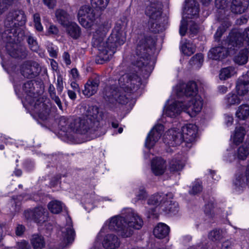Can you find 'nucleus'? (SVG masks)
<instances>
[{
	"mask_svg": "<svg viewBox=\"0 0 249 249\" xmlns=\"http://www.w3.org/2000/svg\"><path fill=\"white\" fill-rule=\"evenodd\" d=\"M155 44V40L150 36L144 37L137 44L135 50V60L133 63V69L138 68V71H130L121 76L118 80L120 88L114 85L107 86L104 89V98L110 103L116 102L121 104H126L128 101L127 93L136 91L141 85V78L137 74L141 71L143 74H147L151 71L149 65V53Z\"/></svg>",
	"mask_w": 249,
	"mask_h": 249,
	"instance_id": "obj_1",
	"label": "nucleus"
},
{
	"mask_svg": "<svg viewBox=\"0 0 249 249\" xmlns=\"http://www.w3.org/2000/svg\"><path fill=\"white\" fill-rule=\"evenodd\" d=\"M110 28L107 22L99 25L94 33L92 39V46L98 51L97 63H103L108 61L116 52L117 48L123 45L125 41V34L120 24L117 23L107 40L105 38Z\"/></svg>",
	"mask_w": 249,
	"mask_h": 249,
	"instance_id": "obj_2",
	"label": "nucleus"
},
{
	"mask_svg": "<svg viewBox=\"0 0 249 249\" xmlns=\"http://www.w3.org/2000/svg\"><path fill=\"white\" fill-rule=\"evenodd\" d=\"M26 18L22 11H10L4 21L5 30L2 35L6 42V49L13 57L24 58L27 55L26 48L17 43L19 41V26L24 24Z\"/></svg>",
	"mask_w": 249,
	"mask_h": 249,
	"instance_id": "obj_3",
	"label": "nucleus"
},
{
	"mask_svg": "<svg viewBox=\"0 0 249 249\" xmlns=\"http://www.w3.org/2000/svg\"><path fill=\"white\" fill-rule=\"evenodd\" d=\"M142 225V218L132 210H128L124 217L116 215L111 217L108 224L110 230L116 231L118 235L123 238L131 236L134 230L140 229Z\"/></svg>",
	"mask_w": 249,
	"mask_h": 249,
	"instance_id": "obj_4",
	"label": "nucleus"
},
{
	"mask_svg": "<svg viewBox=\"0 0 249 249\" xmlns=\"http://www.w3.org/2000/svg\"><path fill=\"white\" fill-rule=\"evenodd\" d=\"M197 92L196 84L194 81L188 82L182 91L186 97L191 98L187 104H186L190 108L188 111L191 117L195 116L201 111L202 107L203 100L197 94Z\"/></svg>",
	"mask_w": 249,
	"mask_h": 249,
	"instance_id": "obj_5",
	"label": "nucleus"
},
{
	"mask_svg": "<svg viewBox=\"0 0 249 249\" xmlns=\"http://www.w3.org/2000/svg\"><path fill=\"white\" fill-rule=\"evenodd\" d=\"M60 243L58 246L51 248L52 249H64L72 244L75 237V232L70 218L67 219V224L58 231Z\"/></svg>",
	"mask_w": 249,
	"mask_h": 249,
	"instance_id": "obj_6",
	"label": "nucleus"
},
{
	"mask_svg": "<svg viewBox=\"0 0 249 249\" xmlns=\"http://www.w3.org/2000/svg\"><path fill=\"white\" fill-rule=\"evenodd\" d=\"M92 125L91 120L89 121L88 118L82 116L77 118H71L69 127L70 128V131L86 134L92 132Z\"/></svg>",
	"mask_w": 249,
	"mask_h": 249,
	"instance_id": "obj_7",
	"label": "nucleus"
},
{
	"mask_svg": "<svg viewBox=\"0 0 249 249\" xmlns=\"http://www.w3.org/2000/svg\"><path fill=\"white\" fill-rule=\"evenodd\" d=\"M77 17L79 23L89 29L93 25L96 17L94 10L89 5H85L80 7Z\"/></svg>",
	"mask_w": 249,
	"mask_h": 249,
	"instance_id": "obj_8",
	"label": "nucleus"
},
{
	"mask_svg": "<svg viewBox=\"0 0 249 249\" xmlns=\"http://www.w3.org/2000/svg\"><path fill=\"white\" fill-rule=\"evenodd\" d=\"M243 41L248 44L249 49V27L246 28L242 34L233 31L230 32L227 41L228 48L237 49L241 46Z\"/></svg>",
	"mask_w": 249,
	"mask_h": 249,
	"instance_id": "obj_9",
	"label": "nucleus"
},
{
	"mask_svg": "<svg viewBox=\"0 0 249 249\" xmlns=\"http://www.w3.org/2000/svg\"><path fill=\"white\" fill-rule=\"evenodd\" d=\"M197 127L194 124H187L182 127L184 139V145L186 149H189L195 143L197 132Z\"/></svg>",
	"mask_w": 249,
	"mask_h": 249,
	"instance_id": "obj_10",
	"label": "nucleus"
},
{
	"mask_svg": "<svg viewBox=\"0 0 249 249\" xmlns=\"http://www.w3.org/2000/svg\"><path fill=\"white\" fill-rule=\"evenodd\" d=\"M145 14L151 20H159L162 14V4L158 0H148L145 3Z\"/></svg>",
	"mask_w": 249,
	"mask_h": 249,
	"instance_id": "obj_11",
	"label": "nucleus"
},
{
	"mask_svg": "<svg viewBox=\"0 0 249 249\" xmlns=\"http://www.w3.org/2000/svg\"><path fill=\"white\" fill-rule=\"evenodd\" d=\"M25 217L28 220H33L36 223H43L48 219V213L42 207H37L33 210L24 212Z\"/></svg>",
	"mask_w": 249,
	"mask_h": 249,
	"instance_id": "obj_12",
	"label": "nucleus"
},
{
	"mask_svg": "<svg viewBox=\"0 0 249 249\" xmlns=\"http://www.w3.org/2000/svg\"><path fill=\"white\" fill-rule=\"evenodd\" d=\"M184 141L183 134L179 129L168 130L163 137L164 142L169 146L175 147L180 145ZM184 144V142L183 143Z\"/></svg>",
	"mask_w": 249,
	"mask_h": 249,
	"instance_id": "obj_13",
	"label": "nucleus"
},
{
	"mask_svg": "<svg viewBox=\"0 0 249 249\" xmlns=\"http://www.w3.org/2000/svg\"><path fill=\"white\" fill-rule=\"evenodd\" d=\"M227 38L222 42V46H219L212 48L209 52V56L213 59L222 60L226 58L231 51L235 49H230L228 46Z\"/></svg>",
	"mask_w": 249,
	"mask_h": 249,
	"instance_id": "obj_14",
	"label": "nucleus"
},
{
	"mask_svg": "<svg viewBox=\"0 0 249 249\" xmlns=\"http://www.w3.org/2000/svg\"><path fill=\"white\" fill-rule=\"evenodd\" d=\"M40 70L39 65L35 61H25L20 67L22 75L28 78H35L38 75Z\"/></svg>",
	"mask_w": 249,
	"mask_h": 249,
	"instance_id": "obj_15",
	"label": "nucleus"
},
{
	"mask_svg": "<svg viewBox=\"0 0 249 249\" xmlns=\"http://www.w3.org/2000/svg\"><path fill=\"white\" fill-rule=\"evenodd\" d=\"M164 131V126L162 124H158L151 130L145 141V146L150 149L152 148L161 137Z\"/></svg>",
	"mask_w": 249,
	"mask_h": 249,
	"instance_id": "obj_16",
	"label": "nucleus"
},
{
	"mask_svg": "<svg viewBox=\"0 0 249 249\" xmlns=\"http://www.w3.org/2000/svg\"><path fill=\"white\" fill-rule=\"evenodd\" d=\"M43 102L42 99L37 100L34 105L35 112L42 120H47L50 113L51 106L48 101Z\"/></svg>",
	"mask_w": 249,
	"mask_h": 249,
	"instance_id": "obj_17",
	"label": "nucleus"
},
{
	"mask_svg": "<svg viewBox=\"0 0 249 249\" xmlns=\"http://www.w3.org/2000/svg\"><path fill=\"white\" fill-rule=\"evenodd\" d=\"M190 108L183 103L179 101H175L170 104L166 108L165 113L171 118L176 117L182 111L188 114Z\"/></svg>",
	"mask_w": 249,
	"mask_h": 249,
	"instance_id": "obj_18",
	"label": "nucleus"
},
{
	"mask_svg": "<svg viewBox=\"0 0 249 249\" xmlns=\"http://www.w3.org/2000/svg\"><path fill=\"white\" fill-rule=\"evenodd\" d=\"M167 197L169 199H172L173 195L171 193L164 194L163 193L155 194L148 199V204L150 205L155 206L157 208H159L160 210L167 201Z\"/></svg>",
	"mask_w": 249,
	"mask_h": 249,
	"instance_id": "obj_19",
	"label": "nucleus"
},
{
	"mask_svg": "<svg viewBox=\"0 0 249 249\" xmlns=\"http://www.w3.org/2000/svg\"><path fill=\"white\" fill-rule=\"evenodd\" d=\"M100 84L99 76H93L89 78L85 85L83 94L87 97H90L95 94L98 90Z\"/></svg>",
	"mask_w": 249,
	"mask_h": 249,
	"instance_id": "obj_20",
	"label": "nucleus"
},
{
	"mask_svg": "<svg viewBox=\"0 0 249 249\" xmlns=\"http://www.w3.org/2000/svg\"><path fill=\"white\" fill-rule=\"evenodd\" d=\"M120 243L117 235L114 234H107L105 236L102 245L106 249H116L119 247Z\"/></svg>",
	"mask_w": 249,
	"mask_h": 249,
	"instance_id": "obj_21",
	"label": "nucleus"
},
{
	"mask_svg": "<svg viewBox=\"0 0 249 249\" xmlns=\"http://www.w3.org/2000/svg\"><path fill=\"white\" fill-rule=\"evenodd\" d=\"M184 12L189 18H197L199 12L198 3L195 0H186Z\"/></svg>",
	"mask_w": 249,
	"mask_h": 249,
	"instance_id": "obj_22",
	"label": "nucleus"
},
{
	"mask_svg": "<svg viewBox=\"0 0 249 249\" xmlns=\"http://www.w3.org/2000/svg\"><path fill=\"white\" fill-rule=\"evenodd\" d=\"M249 155V143L244 142L238 146L235 150L234 155L232 159H229L230 161L237 159L239 160H245Z\"/></svg>",
	"mask_w": 249,
	"mask_h": 249,
	"instance_id": "obj_23",
	"label": "nucleus"
},
{
	"mask_svg": "<svg viewBox=\"0 0 249 249\" xmlns=\"http://www.w3.org/2000/svg\"><path fill=\"white\" fill-rule=\"evenodd\" d=\"M151 169L156 176L163 174L166 169L165 161L161 158L153 159L151 162Z\"/></svg>",
	"mask_w": 249,
	"mask_h": 249,
	"instance_id": "obj_24",
	"label": "nucleus"
},
{
	"mask_svg": "<svg viewBox=\"0 0 249 249\" xmlns=\"http://www.w3.org/2000/svg\"><path fill=\"white\" fill-rule=\"evenodd\" d=\"M249 6V0H233L231 10L235 14H241L246 11Z\"/></svg>",
	"mask_w": 249,
	"mask_h": 249,
	"instance_id": "obj_25",
	"label": "nucleus"
},
{
	"mask_svg": "<svg viewBox=\"0 0 249 249\" xmlns=\"http://www.w3.org/2000/svg\"><path fill=\"white\" fill-rule=\"evenodd\" d=\"M249 81L244 77H240L236 82V90L239 96H244L249 91Z\"/></svg>",
	"mask_w": 249,
	"mask_h": 249,
	"instance_id": "obj_26",
	"label": "nucleus"
},
{
	"mask_svg": "<svg viewBox=\"0 0 249 249\" xmlns=\"http://www.w3.org/2000/svg\"><path fill=\"white\" fill-rule=\"evenodd\" d=\"M67 34L74 39H78L81 36L80 27L75 22H69L65 26Z\"/></svg>",
	"mask_w": 249,
	"mask_h": 249,
	"instance_id": "obj_27",
	"label": "nucleus"
},
{
	"mask_svg": "<svg viewBox=\"0 0 249 249\" xmlns=\"http://www.w3.org/2000/svg\"><path fill=\"white\" fill-rule=\"evenodd\" d=\"M170 228L167 225L160 223L154 228L153 234L156 238L162 239L168 234Z\"/></svg>",
	"mask_w": 249,
	"mask_h": 249,
	"instance_id": "obj_28",
	"label": "nucleus"
},
{
	"mask_svg": "<svg viewBox=\"0 0 249 249\" xmlns=\"http://www.w3.org/2000/svg\"><path fill=\"white\" fill-rule=\"evenodd\" d=\"M31 244L34 249H42L45 246L44 237L39 234H34L30 239Z\"/></svg>",
	"mask_w": 249,
	"mask_h": 249,
	"instance_id": "obj_29",
	"label": "nucleus"
},
{
	"mask_svg": "<svg viewBox=\"0 0 249 249\" xmlns=\"http://www.w3.org/2000/svg\"><path fill=\"white\" fill-rule=\"evenodd\" d=\"M246 135V131L242 126H236L232 136L233 142L235 145L242 143Z\"/></svg>",
	"mask_w": 249,
	"mask_h": 249,
	"instance_id": "obj_30",
	"label": "nucleus"
},
{
	"mask_svg": "<svg viewBox=\"0 0 249 249\" xmlns=\"http://www.w3.org/2000/svg\"><path fill=\"white\" fill-rule=\"evenodd\" d=\"M167 197V201L163 205L161 211L166 213H176L178 212V205L177 202Z\"/></svg>",
	"mask_w": 249,
	"mask_h": 249,
	"instance_id": "obj_31",
	"label": "nucleus"
},
{
	"mask_svg": "<svg viewBox=\"0 0 249 249\" xmlns=\"http://www.w3.org/2000/svg\"><path fill=\"white\" fill-rule=\"evenodd\" d=\"M246 184L249 187V165L247 167L246 171ZM234 184L235 187V189L237 191L241 190L245 186L246 182L244 179L242 178L241 177H238L235 179Z\"/></svg>",
	"mask_w": 249,
	"mask_h": 249,
	"instance_id": "obj_32",
	"label": "nucleus"
},
{
	"mask_svg": "<svg viewBox=\"0 0 249 249\" xmlns=\"http://www.w3.org/2000/svg\"><path fill=\"white\" fill-rule=\"evenodd\" d=\"M235 116L240 120H245L249 116V105L242 104L237 108Z\"/></svg>",
	"mask_w": 249,
	"mask_h": 249,
	"instance_id": "obj_33",
	"label": "nucleus"
},
{
	"mask_svg": "<svg viewBox=\"0 0 249 249\" xmlns=\"http://www.w3.org/2000/svg\"><path fill=\"white\" fill-rule=\"evenodd\" d=\"M208 237L213 242L219 241L224 237V233L221 229H214L209 231Z\"/></svg>",
	"mask_w": 249,
	"mask_h": 249,
	"instance_id": "obj_34",
	"label": "nucleus"
},
{
	"mask_svg": "<svg viewBox=\"0 0 249 249\" xmlns=\"http://www.w3.org/2000/svg\"><path fill=\"white\" fill-rule=\"evenodd\" d=\"M249 47L241 50L234 57V61L239 65H244L248 60Z\"/></svg>",
	"mask_w": 249,
	"mask_h": 249,
	"instance_id": "obj_35",
	"label": "nucleus"
},
{
	"mask_svg": "<svg viewBox=\"0 0 249 249\" xmlns=\"http://www.w3.org/2000/svg\"><path fill=\"white\" fill-rule=\"evenodd\" d=\"M55 17L57 21L64 27L69 22V15L63 10H56L55 11Z\"/></svg>",
	"mask_w": 249,
	"mask_h": 249,
	"instance_id": "obj_36",
	"label": "nucleus"
},
{
	"mask_svg": "<svg viewBox=\"0 0 249 249\" xmlns=\"http://www.w3.org/2000/svg\"><path fill=\"white\" fill-rule=\"evenodd\" d=\"M99 113L98 108L96 106L89 107L83 117H86L89 121L91 120V123L93 124L97 117Z\"/></svg>",
	"mask_w": 249,
	"mask_h": 249,
	"instance_id": "obj_37",
	"label": "nucleus"
},
{
	"mask_svg": "<svg viewBox=\"0 0 249 249\" xmlns=\"http://www.w3.org/2000/svg\"><path fill=\"white\" fill-rule=\"evenodd\" d=\"M237 94L230 93L227 94L225 97V103L228 107L239 104L241 102V99Z\"/></svg>",
	"mask_w": 249,
	"mask_h": 249,
	"instance_id": "obj_38",
	"label": "nucleus"
},
{
	"mask_svg": "<svg viewBox=\"0 0 249 249\" xmlns=\"http://www.w3.org/2000/svg\"><path fill=\"white\" fill-rule=\"evenodd\" d=\"M203 61V55L202 53H197L191 58L189 64L195 68L199 69L201 67Z\"/></svg>",
	"mask_w": 249,
	"mask_h": 249,
	"instance_id": "obj_39",
	"label": "nucleus"
},
{
	"mask_svg": "<svg viewBox=\"0 0 249 249\" xmlns=\"http://www.w3.org/2000/svg\"><path fill=\"white\" fill-rule=\"evenodd\" d=\"M48 208L51 213L57 214L62 210V203L58 200H52L48 203Z\"/></svg>",
	"mask_w": 249,
	"mask_h": 249,
	"instance_id": "obj_40",
	"label": "nucleus"
},
{
	"mask_svg": "<svg viewBox=\"0 0 249 249\" xmlns=\"http://www.w3.org/2000/svg\"><path fill=\"white\" fill-rule=\"evenodd\" d=\"M231 23L229 21H225L217 29L214 38L216 41H219L223 33L227 29L230 27Z\"/></svg>",
	"mask_w": 249,
	"mask_h": 249,
	"instance_id": "obj_41",
	"label": "nucleus"
},
{
	"mask_svg": "<svg viewBox=\"0 0 249 249\" xmlns=\"http://www.w3.org/2000/svg\"><path fill=\"white\" fill-rule=\"evenodd\" d=\"M182 52L185 55L190 56L194 53L196 50L195 46L190 42H185L181 47Z\"/></svg>",
	"mask_w": 249,
	"mask_h": 249,
	"instance_id": "obj_42",
	"label": "nucleus"
},
{
	"mask_svg": "<svg viewBox=\"0 0 249 249\" xmlns=\"http://www.w3.org/2000/svg\"><path fill=\"white\" fill-rule=\"evenodd\" d=\"M26 39L30 50L37 52L39 49V46L36 38L32 35H27L26 36Z\"/></svg>",
	"mask_w": 249,
	"mask_h": 249,
	"instance_id": "obj_43",
	"label": "nucleus"
},
{
	"mask_svg": "<svg viewBox=\"0 0 249 249\" xmlns=\"http://www.w3.org/2000/svg\"><path fill=\"white\" fill-rule=\"evenodd\" d=\"M184 162L180 160L174 159L170 162V169L172 172L178 171L183 169Z\"/></svg>",
	"mask_w": 249,
	"mask_h": 249,
	"instance_id": "obj_44",
	"label": "nucleus"
},
{
	"mask_svg": "<svg viewBox=\"0 0 249 249\" xmlns=\"http://www.w3.org/2000/svg\"><path fill=\"white\" fill-rule=\"evenodd\" d=\"M233 71L234 69L231 67L222 69L219 73V78L221 80H225L230 78L232 75Z\"/></svg>",
	"mask_w": 249,
	"mask_h": 249,
	"instance_id": "obj_45",
	"label": "nucleus"
},
{
	"mask_svg": "<svg viewBox=\"0 0 249 249\" xmlns=\"http://www.w3.org/2000/svg\"><path fill=\"white\" fill-rule=\"evenodd\" d=\"M70 119L71 118H67L64 116L60 118L58 125L63 131H70V128L69 127Z\"/></svg>",
	"mask_w": 249,
	"mask_h": 249,
	"instance_id": "obj_46",
	"label": "nucleus"
},
{
	"mask_svg": "<svg viewBox=\"0 0 249 249\" xmlns=\"http://www.w3.org/2000/svg\"><path fill=\"white\" fill-rule=\"evenodd\" d=\"M159 20L149 19V28L150 30L153 33H157L161 30V27L158 23Z\"/></svg>",
	"mask_w": 249,
	"mask_h": 249,
	"instance_id": "obj_47",
	"label": "nucleus"
},
{
	"mask_svg": "<svg viewBox=\"0 0 249 249\" xmlns=\"http://www.w3.org/2000/svg\"><path fill=\"white\" fill-rule=\"evenodd\" d=\"M214 204L212 202H209L205 205L204 213L208 218L212 219L214 216V213L213 212Z\"/></svg>",
	"mask_w": 249,
	"mask_h": 249,
	"instance_id": "obj_48",
	"label": "nucleus"
},
{
	"mask_svg": "<svg viewBox=\"0 0 249 249\" xmlns=\"http://www.w3.org/2000/svg\"><path fill=\"white\" fill-rule=\"evenodd\" d=\"M202 190V182L201 181L196 180L194 182L192 188L190 190L189 193L191 194L196 195L200 193Z\"/></svg>",
	"mask_w": 249,
	"mask_h": 249,
	"instance_id": "obj_49",
	"label": "nucleus"
},
{
	"mask_svg": "<svg viewBox=\"0 0 249 249\" xmlns=\"http://www.w3.org/2000/svg\"><path fill=\"white\" fill-rule=\"evenodd\" d=\"M23 90L27 93H32L34 92L35 87L33 81H28L23 86Z\"/></svg>",
	"mask_w": 249,
	"mask_h": 249,
	"instance_id": "obj_50",
	"label": "nucleus"
},
{
	"mask_svg": "<svg viewBox=\"0 0 249 249\" xmlns=\"http://www.w3.org/2000/svg\"><path fill=\"white\" fill-rule=\"evenodd\" d=\"M109 1V0H91L92 3L100 9L105 8Z\"/></svg>",
	"mask_w": 249,
	"mask_h": 249,
	"instance_id": "obj_51",
	"label": "nucleus"
},
{
	"mask_svg": "<svg viewBox=\"0 0 249 249\" xmlns=\"http://www.w3.org/2000/svg\"><path fill=\"white\" fill-rule=\"evenodd\" d=\"M12 4L10 2V0H0V15L6 11L8 9L9 6Z\"/></svg>",
	"mask_w": 249,
	"mask_h": 249,
	"instance_id": "obj_52",
	"label": "nucleus"
},
{
	"mask_svg": "<svg viewBox=\"0 0 249 249\" xmlns=\"http://www.w3.org/2000/svg\"><path fill=\"white\" fill-rule=\"evenodd\" d=\"M34 20L35 26L38 31H41L43 30V27L40 22V18L38 14H35L34 15Z\"/></svg>",
	"mask_w": 249,
	"mask_h": 249,
	"instance_id": "obj_53",
	"label": "nucleus"
},
{
	"mask_svg": "<svg viewBox=\"0 0 249 249\" xmlns=\"http://www.w3.org/2000/svg\"><path fill=\"white\" fill-rule=\"evenodd\" d=\"M228 0H215V5L218 9H224L227 7Z\"/></svg>",
	"mask_w": 249,
	"mask_h": 249,
	"instance_id": "obj_54",
	"label": "nucleus"
},
{
	"mask_svg": "<svg viewBox=\"0 0 249 249\" xmlns=\"http://www.w3.org/2000/svg\"><path fill=\"white\" fill-rule=\"evenodd\" d=\"M56 88L58 93L60 94L63 89V79L61 75L57 77Z\"/></svg>",
	"mask_w": 249,
	"mask_h": 249,
	"instance_id": "obj_55",
	"label": "nucleus"
},
{
	"mask_svg": "<svg viewBox=\"0 0 249 249\" xmlns=\"http://www.w3.org/2000/svg\"><path fill=\"white\" fill-rule=\"evenodd\" d=\"M17 248L18 249H31L28 242L25 240L18 243Z\"/></svg>",
	"mask_w": 249,
	"mask_h": 249,
	"instance_id": "obj_56",
	"label": "nucleus"
},
{
	"mask_svg": "<svg viewBox=\"0 0 249 249\" xmlns=\"http://www.w3.org/2000/svg\"><path fill=\"white\" fill-rule=\"evenodd\" d=\"M199 30V26L194 22H191L190 23V31L193 34H196Z\"/></svg>",
	"mask_w": 249,
	"mask_h": 249,
	"instance_id": "obj_57",
	"label": "nucleus"
},
{
	"mask_svg": "<svg viewBox=\"0 0 249 249\" xmlns=\"http://www.w3.org/2000/svg\"><path fill=\"white\" fill-rule=\"evenodd\" d=\"M25 228L22 225L18 224L16 228V234L17 236H21L25 231Z\"/></svg>",
	"mask_w": 249,
	"mask_h": 249,
	"instance_id": "obj_58",
	"label": "nucleus"
},
{
	"mask_svg": "<svg viewBox=\"0 0 249 249\" xmlns=\"http://www.w3.org/2000/svg\"><path fill=\"white\" fill-rule=\"evenodd\" d=\"M43 1L49 8L53 9L56 5V0H43Z\"/></svg>",
	"mask_w": 249,
	"mask_h": 249,
	"instance_id": "obj_59",
	"label": "nucleus"
},
{
	"mask_svg": "<svg viewBox=\"0 0 249 249\" xmlns=\"http://www.w3.org/2000/svg\"><path fill=\"white\" fill-rule=\"evenodd\" d=\"M138 200H142L146 197V193L143 189H140L136 195Z\"/></svg>",
	"mask_w": 249,
	"mask_h": 249,
	"instance_id": "obj_60",
	"label": "nucleus"
},
{
	"mask_svg": "<svg viewBox=\"0 0 249 249\" xmlns=\"http://www.w3.org/2000/svg\"><path fill=\"white\" fill-rule=\"evenodd\" d=\"M187 31V24L186 22L181 21L179 28V33L181 36H184Z\"/></svg>",
	"mask_w": 249,
	"mask_h": 249,
	"instance_id": "obj_61",
	"label": "nucleus"
},
{
	"mask_svg": "<svg viewBox=\"0 0 249 249\" xmlns=\"http://www.w3.org/2000/svg\"><path fill=\"white\" fill-rule=\"evenodd\" d=\"M232 246V242L231 240H227L223 242L221 249H230Z\"/></svg>",
	"mask_w": 249,
	"mask_h": 249,
	"instance_id": "obj_62",
	"label": "nucleus"
},
{
	"mask_svg": "<svg viewBox=\"0 0 249 249\" xmlns=\"http://www.w3.org/2000/svg\"><path fill=\"white\" fill-rule=\"evenodd\" d=\"M50 97L51 99L53 100L54 102L56 104L59 109L62 110V103L59 97L57 96L56 94L51 96Z\"/></svg>",
	"mask_w": 249,
	"mask_h": 249,
	"instance_id": "obj_63",
	"label": "nucleus"
},
{
	"mask_svg": "<svg viewBox=\"0 0 249 249\" xmlns=\"http://www.w3.org/2000/svg\"><path fill=\"white\" fill-rule=\"evenodd\" d=\"M59 30L57 27L53 25L50 26L48 33L50 35H56L58 33Z\"/></svg>",
	"mask_w": 249,
	"mask_h": 249,
	"instance_id": "obj_64",
	"label": "nucleus"
}]
</instances>
